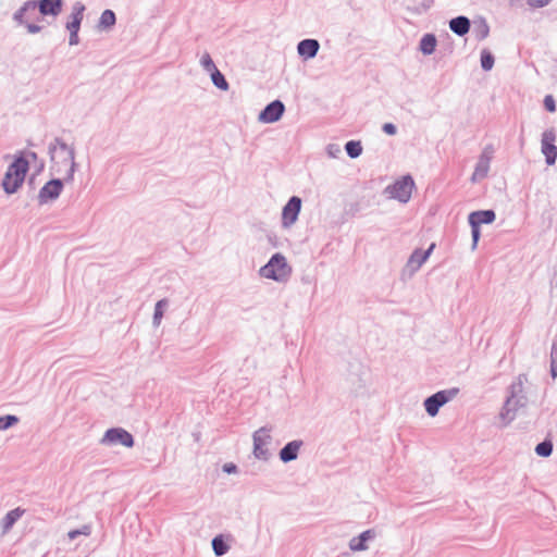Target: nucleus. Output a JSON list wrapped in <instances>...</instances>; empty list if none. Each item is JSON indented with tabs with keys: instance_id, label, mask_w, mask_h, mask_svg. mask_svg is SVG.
<instances>
[{
	"instance_id": "f257e3e1",
	"label": "nucleus",
	"mask_w": 557,
	"mask_h": 557,
	"mask_svg": "<svg viewBox=\"0 0 557 557\" xmlns=\"http://www.w3.org/2000/svg\"><path fill=\"white\" fill-rule=\"evenodd\" d=\"M48 153L50 156V160L53 163L52 169L54 166L69 165V169L64 175V181L66 183H72L74 181V174L77 169V163L75 162V149L72 146H69L62 138L55 137L48 147Z\"/></svg>"
},
{
	"instance_id": "f03ea898",
	"label": "nucleus",
	"mask_w": 557,
	"mask_h": 557,
	"mask_svg": "<svg viewBox=\"0 0 557 557\" xmlns=\"http://www.w3.org/2000/svg\"><path fill=\"white\" fill-rule=\"evenodd\" d=\"M29 170L28 159L23 154L15 157L14 161L8 166L2 180V188L8 195L18 190L24 183L25 176Z\"/></svg>"
},
{
	"instance_id": "7ed1b4c3",
	"label": "nucleus",
	"mask_w": 557,
	"mask_h": 557,
	"mask_svg": "<svg viewBox=\"0 0 557 557\" xmlns=\"http://www.w3.org/2000/svg\"><path fill=\"white\" fill-rule=\"evenodd\" d=\"M260 275L276 282H285L290 273L292 268L288 265L286 258L282 253H274L267 264L261 267Z\"/></svg>"
},
{
	"instance_id": "20e7f679",
	"label": "nucleus",
	"mask_w": 557,
	"mask_h": 557,
	"mask_svg": "<svg viewBox=\"0 0 557 557\" xmlns=\"http://www.w3.org/2000/svg\"><path fill=\"white\" fill-rule=\"evenodd\" d=\"M528 382L527 374H519L507 388V397L503 405V416L509 419V406L516 401L518 406H527L528 397L524 391V384Z\"/></svg>"
},
{
	"instance_id": "39448f33",
	"label": "nucleus",
	"mask_w": 557,
	"mask_h": 557,
	"mask_svg": "<svg viewBox=\"0 0 557 557\" xmlns=\"http://www.w3.org/2000/svg\"><path fill=\"white\" fill-rule=\"evenodd\" d=\"M272 426H261L258 430H256L252 434V442H253V448L252 454L256 459L268 461L272 453L269 449V446L272 443Z\"/></svg>"
},
{
	"instance_id": "423d86ee",
	"label": "nucleus",
	"mask_w": 557,
	"mask_h": 557,
	"mask_svg": "<svg viewBox=\"0 0 557 557\" xmlns=\"http://www.w3.org/2000/svg\"><path fill=\"white\" fill-rule=\"evenodd\" d=\"M459 393V388L453 387L442 389L424 399V408L430 417H435L440 409L448 401L453 400Z\"/></svg>"
},
{
	"instance_id": "0eeeda50",
	"label": "nucleus",
	"mask_w": 557,
	"mask_h": 557,
	"mask_svg": "<svg viewBox=\"0 0 557 557\" xmlns=\"http://www.w3.org/2000/svg\"><path fill=\"white\" fill-rule=\"evenodd\" d=\"M414 187V181L411 175H404L397 180L394 184L388 185L385 188V193L388 194L389 198L397 199L398 201L406 203L410 200L412 189Z\"/></svg>"
},
{
	"instance_id": "6e6552de",
	"label": "nucleus",
	"mask_w": 557,
	"mask_h": 557,
	"mask_svg": "<svg viewBox=\"0 0 557 557\" xmlns=\"http://www.w3.org/2000/svg\"><path fill=\"white\" fill-rule=\"evenodd\" d=\"M64 183L63 178H52L48 181L40 189L37 196L38 203L40 206L52 202L61 195Z\"/></svg>"
},
{
	"instance_id": "1a4fd4ad",
	"label": "nucleus",
	"mask_w": 557,
	"mask_h": 557,
	"mask_svg": "<svg viewBox=\"0 0 557 557\" xmlns=\"http://www.w3.org/2000/svg\"><path fill=\"white\" fill-rule=\"evenodd\" d=\"M101 444H120L124 447L131 448L134 446V437L128 431H126L123 428H111L106 431L103 437L101 438Z\"/></svg>"
},
{
	"instance_id": "9d476101",
	"label": "nucleus",
	"mask_w": 557,
	"mask_h": 557,
	"mask_svg": "<svg viewBox=\"0 0 557 557\" xmlns=\"http://www.w3.org/2000/svg\"><path fill=\"white\" fill-rule=\"evenodd\" d=\"M301 199L298 196H293L288 199L287 203L282 210V226L289 228L298 220L301 210Z\"/></svg>"
},
{
	"instance_id": "9b49d317",
	"label": "nucleus",
	"mask_w": 557,
	"mask_h": 557,
	"mask_svg": "<svg viewBox=\"0 0 557 557\" xmlns=\"http://www.w3.org/2000/svg\"><path fill=\"white\" fill-rule=\"evenodd\" d=\"M556 134L553 128L546 129L542 134L541 150L545 156V161L548 165H554L557 159V147L555 145Z\"/></svg>"
},
{
	"instance_id": "f8f14e48",
	"label": "nucleus",
	"mask_w": 557,
	"mask_h": 557,
	"mask_svg": "<svg viewBox=\"0 0 557 557\" xmlns=\"http://www.w3.org/2000/svg\"><path fill=\"white\" fill-rule=\"evenodd\" d=\"M493 157V148L487 146L483 149L475 164L474 171L471 176V182L476 183L485 178L490 171V163Z\"/></svg>"
},
{
	"instance_id": "ddd939ff",
	"label": "nucleus",
	"mask_w": 557,
	"mask_h": 557,
	"mask_svg": "<svg viewBox=\"0 0 557 557\" xmlns=\"http://www.w3.org/2000/svg\"><path fill=\"white\" fill-rule=\"evenodd\" d=\"M285 112V106L281 100H274L265 106L259 114V121L262 123H275Z\"/></svg>"
},
{
	"instance_id": "4468645a",
	"label": "nucleus",
	"mask_w": 557,
	"mask_h": 557,
	"mask_svg": "<svg viewBox=\"0 0 557 557\" xmlns=\"http://www.w3.org/2000/svg\"><path fill=\"white\" fill-rule=\"evenodd\" d=\"M33 4L42 16L57 17L62 12L63 0H33Z\"/></svg>"
},
{
	"instance_id": "2eb2a0df",
	"label": "nucleus",
	"mask_w": 557,
	"mask_h": 557,
	"mask_svg": "<svg viewBox=\"0 0 557 557\" xmlns=\"http://www.w3.org/2000/svg\"><path fill=\"white\" fill-rule=\"evenodd\" d=\"M434 248L435 244H431L426 250L416 249L411 253L406 265V268L411 272V274L417 272L421 268V265L428 260Z\"/></svg>"
},
{
	"instance_id": "dca6fc26",
	"label": "nucleus",
	"mask_w": 557,
	"mask_h": 557,
	"mask_svg": "<svg viewBox=\"0 0 557 557\" xmlns=\"http://www.w3.org/2000/svg\"><path fill=\"white\" fill-rule=\"evenodd\" d=\"M304 442L301 440H294L285 444V446L280 450L278 456L280 459L284 462H290L298 458L299 450L302 447Z\"/></svg>"
},
{
	"instance_id": "f3484780",
	"label": "nucleus",
	"mask_w": 557,
	"mask_h": 557,
	"mask_svg": "<svg viewBox=\"0 0 557 557\" xmlns=\"http://www.w3.org/2000/svg\"><path fill=\"white\" fill-rule=\"evenodd\" d=\"M376 532L373 529H369L360 533L358 536L352 537L349 541V548L352 552H363L368 549L367 543L374 540Z\"/></svg>"
},
{
	"instance_id": "a211bd4d",
	"label": "nucleus",
	"mask_w": 557,
	"mask_h": 557,
	"mask_svg": "<svg viewBox=\"0 0 557 557\" xmlns=\"http://www.w3.org/2000/svg\"><path fill=\"white\" fill-rule=\"evenodd\" d=\"M319 49V41L312 38L302 39L297 45L298 54L306 60L313 59L318 54Z\"/></svg>"
},
{
	"instance_id": "6ab92c4d",
	"label": "nucleus",
	"mask_w": 557,
	"mask_h": 557,
	"mask_svg": "<svg viewBox=\"0 0 557 557\" xmlns=\"http://www.w3.org/2000/svg\"><path fill=\"white\" fill-rule=\"evenodd\" d=\"M86 7L81 1H77L72 7V12L69 16V21L65 25L67 30L79 29L82 21L84 18V12Z\"/></svg>"
},
{
	"instance_id": "aec40b11",
	"label": "nucleus",
	"mask_w": 557,
	"mask_h": 557,
	"mask_svg": "<svg viewBox=\"0 0 557 557\" xmlns=\"http://www.w3.org/2000/svg\"><path fill=\"white\" fill-rule=\"evenodd\" d=\"M496 214L494 210H479L473 211L469 214L468 221L469 224H476L480 226L481 224H491L495 221Z\"/></svg>"
},
{
	"instance_id": "412c9836",
	"label": "nucleus",
	"mask_w": 557,
	"mask_h": 557,
	"mask_svg": "<svg viewBox=\"0 0 557 557\" xmlns=\"http://www.w3.org/2000/svg\"><path fill=\"white\" fill-rule=\"evenodd\" d=\"M470 20L467 16L460 15L449 21V28L458 36H465L470 30Z\"/></svg>"
},
{
	"instance_id": "4be33fe9",
	"label": "nucleus",
	"mask_w": 557,
	"mask_h": 557,
	"mask_svg": "<svg viewBox=\"0 0 557 557\" xmlns=\"http://www.w3.org/2000/svg\"><path fill=\"white\" fill-rule=\"evenodd\" d=\"M24 510L20 508H15L13 510H10L2 519L1 527L3 533L8 532L14 523L22 517Z\"/></svg>"
},
{
	"instance_id": "5701e85b",
	"label": "nucleus",
	"mask_w": 557,
	"mask_h": 557,
	"mask_svg": "<svg viewBox=\"0 0 557 557\" xmlns=\"http://www.w3.org/2000/svg\"><path fill=\"white\" fill-rule=\"evenodd\" d=\"M437 45V40L435 35L433 34H425L421 40H420V51L425 54L430 55L435 51Z\"/></svg>"
},
{
	"instance_id": "b1692460",
	"label": "nucleus",
	"mask_w": 557,
	"mask_h": 557,
	"mask_svg": "<svg viewBox=\"0 0 557 557\" xmlns=\"http://www.w3.org/2000/svg\"><path fill=\"white\" fill-rule=\"evenodd\" d=\"M525 406H518L516 405V401L511 403V405L509 406V409H510V412H509V419L507 420L504 416H503V408L500 409L498 416H497V425L498 428L503 429V428H506L517 417V412L519 409L521 408H524Z\"/></svg>"
},
{
	"instance_id": "393cba45",
	"label": "nucleus",
	"mask_w": 557,
	"mask_h": 557,
	"mask_svg": "<svg viewBox=\"0 0 557 557\" xmlns=\"http://www.w3.org/2000/svg\"><path fill=\"white\" fill-rule=\"evenodd\" d=\"M29 11H35L33 0H28V1L24 2L23 5L14 12V14H13L14 22H16L18 25L25 24L26 21L24 17H25V14Z\"/></svg>"
},
{
	"instance_id": "a878e982",
	"label": "nucleus",
	"mask_w": 557,
	"mask_h": 557,
	"mask_svg": "<svg viewBox=\"0 0 557 557\" xmlns=\"http://www.w3.org/2000/svg\"><path fill=\"white\" fill-rule=\"evenodd\" d=\"M115 22H116L115 13L112 10L107 9L100 15L98 27L102 28V29H107V28L112 27L115 24Z\"/></svg>"
},
{
	"instance_id": "bb28decb",
	"label": "nucleus",
	"mask_w": 557,
	"mask_h": 557,
	"mask_svg": "<svg viewBox=\"0 0 557 557\" xmlns=\"http://www.w3.org/2000/svg\"><path fill=\"white\" fill-rule=\"evenodd\" d=\"M211 545L214 554L218 557L224 556L230 549L228 544L224 541L222 535L214 536L212 539Z\"/></svg>"
},
{
	"instance_id": "cd10ccee",
	"label": "nucleus",
	"mask_w": 557,
	"mask_h": 557,
	"mask_svg": "<svg viewBox=\"0 0 557 557\" xmlns=\"http://www.w3.org/2000/svg\"><path fill=\"white\" fill-rule=\"evenodd\" d=\"M212 84L223 90L226 91L230 88V85L225 78V76L220 72L219 69H214V71L210 72Z\"/></svg>"
},
{
	"instance_id": "c85d7f7f",
	"label": "nucleus",
	"mask_w": 557,
	"mask_h": 557,
	"mask_svg": "<svg viewBox=\"0 0 557 557\" xmlns=\"http://www.w3.org/2000/svg\"><path fill=\"white\" fill-rule=\"evenodd\" d=\"M168 304H169V301L165 298L157 301V304L154 306L153 318H152V323L154 326L160 325L161 320L163 318V310H164V308L168 307Z\"/></svg>"
},
{
	"instance_id": "c756f323",
	"label": "nucleus",
	"mask_w": 557,
	"mask_h": 557,
	"mask_svg": "<svg viewBox=\"0 0 557 557\" xmlns=\"http://www.w3.org/2000/svg\"><path fill=\"white\" fill-rule=\"evenodd\" d=\"M345 150L349 158L356 159L362 153L361 143L357 140H349L345 145Z\"/></svg>"
},
{
	"instance_id": "7c9ffc66",
	"label": "nucleus",
	"mask_w": 557,
	"mask_h": 557,
	"mask_svg": "<svg viewBox=\"0 0 557 557\" xmlns=\"http://www.w3.org/2000/svg\"><path fill=\"white\" fill-rule=\"evenodd\" d=\"M535 453L540 457H549L553 453V443L550 440H544L535 446Z\"/></svg>"
},
{
	"instance_id": "2f4dec72",
	"label": "nucleus",
	"mask_w": 557,
	"mask_h": 557,
	"mask_svg": "<svg viewBox=\"0 0 557 557\" xmlns=\"http://www.w3.org/2000/svg\"><path fill=\"white\" fill-rule=\"evenodd\" d=\"M494 55L486 49L481 52V67L484 71H491L494 66Z\"/></svg>"
},
{
	"instance_id": "473e14b6",
	"label": "nucleus",
	"mask_w": 557,
	"mask_h": 557,
	"mask_svg": "<svg viewBox=\"0 0 557 557\" xmlns=\"http://www.w3.org/2000/svg\"><path fill=\"white\" fill-rule=\"evenodd\" d=\"M550 374L553 379L557 377V339H554L550 351Z\"/></svg>"
},
{
	"instance_id": "72a5a7b5",
	"label": "nucleus",
	"mask_w": 557,
	"mask_h": 557,
	"mask_svg": "<svg viewBox=\"0 0 557 557\" xmlns=\"http://www.w3.org/2000/svg\"><path fill=\"white\" fill-rule=\"evenodd\" d=\"M18 422V418L13 414L0 417V431L8 430Z\"/></svg>"
},
{
	"instance_id": "f704fd0d",
	"label": "nucleus",
	"mask_w": 557,
	"mask_h": 557,
	"mask_svg": "<svg viewBox=\"0 0 557 557\" xmlns=\"http://www.w3.org/2000/svg\"><path fill=\"white\" fill-rule=\"evenodd\" d=\"M200 65L202 66V69L210 73L212 71H214V69H218L211 58V55L208 53V52H205L202 54V57L200 58Z\"/></svg>"
},
{
	"instance_id": "c9c22d12",
	"label": "nucleus",
	"mask_w": 557,
	"mask_h": 557,
	"mask_svg": "<svg viewBox=\"0 0 557 557\" xmlns=\"http://www.w3.org/2000/svg\"><path fill=\"white\" fill-rule=\"evenodd\" d=\"M91 533V527L89 524H84L82 528L79 529H76V530H71L69 533H67V536L69 539L72 541V540H75L78 535H85V536H89Z\"/></svg>"
},
{
	"instance_id": "e433bc0d",
	"label": "nucleus",
	"mask_w": 557,
	"mask_h": 557,
	"mask_svg": "<svg viewBox=\"0 0 557 557\" xmlns=\"http://www.w3.org/2000/svg\"><path fill=\"white\" fill-rule=\"evenodd\" d=\"M475 32H476V38L482 40L487 37L490 27H488L487 23L483 20L480 23L479 27L475 29Z\"/></svg>"
},
{
	"instance_id": "4c0bfd02",
	"label": "nucleus",
	"mask_w": 557,
	"mask_h": 557,
	"mask_svg": "<svg viewBox=\"0 0 557 557\" xmlns=\"http://www.w3.org/2000/svg\"><path fill=\"white\" fill-rule=\"evenodd\" d=\"M544 107L548 112H555L556 111V102L552 95H547L544 98Z\"/></svg>"
},
{
	"instance_id": "58836bf2",
	"label": "nucleus",
	"mask_w": 557,
	"mask_h": 557,
	"mask_svg": "<svg viewBox=\"0 0 557 557\" xmlns=\"http://www.w3.org/2000/svg\"><path fill=\"white\" fill-rule=\"evenodd\" d=\"M470 226L472 235V248L474 249L480 238V226H476V224H470Z\"/></svg>"
},
{
	"instance_id": "ea45409f",
	"label": "nucleus",
	"mask_w": 557,
	"mask_h": 557,
	"mask_svg": "<svg viewBox=\"0 0 557 557\" xmlns=\"http://www.w3.org/2000/svg\"><path fill=\"white\" fill-rule=\"evenodd\" d=\"M552 0H527L531 8L537 9L547 5Z\"/></svg>"
},
{
	"instance_id": "a19ab883",
	"label": "nucleus",
	"mask_w": 557,
	"mask_h": 557,
	"mask_svg": "<svg viewBox=\"0 0 557 557\" xmlns=\"http://www.w3.org/2000/svg\"><path fill=\"white\" fill-rule=\"evenodd\" d=\"M23 25L26 27V29H27V32H28L29 34H38V33H40V32H41V29H42V27H41L40 25H38V24H34V23H27V22H25V24H23Z\"/></svg>"
},
{
	"instance_id": "79ce46f5",
	"label": "nucleus",
	"mask_w": 557,
	"mask_h": 557,
	"mask_svg": "<svg viewBox=\"0 0 557 557\" xmlns=\"http://www.w3.org/2000/svg\"><path fill=\"white\" fill-rule=\"evenodd\" d=\"M78 32H79V29L69 30V33H70V38H69L70 46H76V45L79 44Z\"/></svg>"
},
{
	"instance_id": "37998d69",
	"label": "nucleus",
	"mask_w": 557,
	"mask_h": 557,
	"mask_svg": "<svg viewBox=\"0 0 557 557\" xmlns=\"http://www.w3.org/2000/svg\"><path fill=\"white\" fill-rule=\"evenodd\" d=\"M382 129L387 135H395L397 133V127L393 123H385L382 126Z\"/></svg>"
},
{
	"instance_id": "c03bdc74",
	"label": "nucleus",
	"mask_w": 557,
	"mask_h": 557,
	"mask_svg": "<svg viewBox=\"0 0 557 557\" xmlns=\"http://www.w3.org/2000/svg\"><path fill=\"white\" fill-rule=\"evenodd\" d=\"M223 471L231 474L237 472V466L234 463H225L223 466Z\"/></svg>"
},
{
	"instance_id": "a18cd8bd",
	"label": "nucleus",
	"mask_w": 557,
	"mask_h": 557,
	"mask_svg": "<svg viewBox=\"0 0 557 557\" xmlns=\"http://www.w3.org/2000/svg\"><path fill=\"white\" fill-rule=\"evenodd\" d=\"M327 152L330 156L335 157V152H341V149L337 145H329Z\"/></svg>"
},
{
	"instance_id": "49530a36",
	"label": "nucleus",
	"mask_w": 557,
	"mask_h": 557,
	"mask_svg": "<svg viewBox=\"0 0 557 557\" xmlns=\"http://www.w3.org/2000/svg\"><path fill=\"white\" fill-rule=\"evenodd\" d=\"M26 156L33 160H36L37 159V153L34 152V151H28L26 152Z\"/></svg>"
}]
</instances>
